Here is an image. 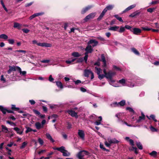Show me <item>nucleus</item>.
<instances>
[{
  "label": "nucleus",
  "mask_w": 159,
  "mask_h": 159,
  "mask_svg": "<svg viewBox=\"0 0 159 159\" xmlns=\"http://www.w3.org/2000/svg\"><path fill=\"white\" fill-rule=\"evenodd\" d=\"M96 14V12L91 13L86 16L84 20L85 22H87L89 20L93 19L95 17Z\"/></svg>",
  "instance_id": "f257e3e1"
},
{
  "label": "nucleus",
  "mask_w": 159,
  "mask_h": 159,
  "mask_svg": "<svg viewBox=\"0 0 159 159\" xmlns=\"http://www.w3.org/2000/svg\"><path fill=\"white\" fill-rule=\"evenodd\" d=\"M84 61L83 58L82 57H80L79 58H76V62L75 63H82Z\"/></svg>",
  "instance_id": "c85d7f7f"
},
{
  "label": "nucleus",
  "mask_w": 159,
  "mask_h": 159,
  "mask_svg": "<svg viewBox=\"0 0 159 159\" xmlns=\"http://www.w3.org/2000/svg\"><path fill=\"white\" fill-rule=\"evenodd\" d=\"M2 131L7 133L8 131L7 128L4 125H2Z\"/></svg>",
  "instance_id": "c9c22d12"
},
{
  "label": "nucleus",
  "mask_w": 159,
  "mask_h": 159,
  "mask_svg": "<svg viewBox=\"0 0 159 159\" xmlns=\"http://www.w3.org/2000/svg\"><path fill=\"white\" fill-rule=\"evenodd\" d=\"M150 128L152 132H157L158 131L157 129L155 128L154 127H153L152 125H151L150 127Z\"/></svg>",
  "instance_id": "58836bf2"
},
{
  "label": "nucleus",
  "mask_w": 159,
  "mask_h": 159,
  "mask_svg": "<svg viewBox=\"0 0 159 159\" xmlns=\"http://www.w3.org/2000/svg\"><path fill=\"white\" fill-rule=\"evenodd\" d=\"M126 110L129 111L130 112H133L134 114L135 113V111L132 108L127 107L126 108Z\"/></svg>",
  "instance_id": "ea45409f"
},
{
  "label": "nucleus",
  "mask_w": 159,
  "mask_h": 159,
  "mask_svg": "<svg viewBox=\"0 0 159 159\" xmlns=\"http://www.w3.org/2000/svg\"><path fill=\"white\" fill-rule=\"evenodd\" d=\"M108 142L110 143L111 144L112 143H118L119 142V141L115 139H108Z\"/></svg>",
  "instance_id": "f3484780"
},
{
  "label": "nucleus",
  "mask_w": 159,
  "mask_h": 159,
  "mask_svg": "<svg viewBox=\"0 0 159 159\" xmlns=\"http://www.w3.org/2000/svg\"><path fill=\"white\" fill-rule=\"evenodd\" d=\"M1 111L3 113V114H6V112H7L8 113H11L14 114V112L10 110H8L6 108L3 107V106H2Z\"/></svg>",
  "instance_id": "423d86ee"
},
{
  "label": "nucleus",
  "mask_w": 159,
  "mask_h": 159,
  "mask_svg": "<svg viewBox=\"0 0 159 159\" xmlns=\"http://www.w3.org/2000/svg\"><path fill=\"white\" fill-rule=\"evenodd\" d=\"M92 43H94V44L92 46L93 47H94L98 45V41L94 40L91 39L90 40L89 42H88L87 43V44H90Z\"/></svg>",
  "instance_id": "ddd939ff"
},
{
  "label": "nucleus",
  "mask_w": 159,
  "mask_h": 159,
  "mask_svg": "<svg viewBox=\"0 0 159 159\" xmlns=\"http://www.w3.org/2000/svg\"><path fill=\"white\" fill-rule=\"evenodd\" d=\"M85 50L86 51V52L85 53L86 54H88V53H92L93 51V49L92 48V47L90 44H87V46L85 49Z\"/></svg>",
  "instance_id": "7ed1b4c3"
},
{
  "label": "nucleus",
  "mask_w": 159,
  "mask_h": 159,
  "mask_svg": "<svg viewBox=\"0 0 159 159\" xmlns=\"http://www.w3.org/2000/svg\"><path fill=\"white\" fill-rule=\"evenodd\" d=\"M91 6L89 5L82 8L81 11V13L82 14H84L87 11L89 10L92 7Z\"/></svg>",
  "instance_id": "6e6552de"
},
{
  "label": "nucleus",
  "mask_w": 159,
  "mask_h": 159,
  "mask_svg": "<svg viewBox=\"0 0 159 159\" xmlns=\"http://www.w3.org/2000/svg\"><path fill=\"white\" fill-rule=\"evenodd\" d=\"M46 135L47 139L49 140L52 142L53 143L55 142L54 140L52 138L50 134L47 133L46 134Z\"/></svg>",
  "instance_id": "aec40b11"
},
{
  "label": "nucleus",
  "mask_w": 159,
  "mask_h": 159,
  "mask_svg": "<svg viewBox=\"0 0 159 159\" xmlns=\"http://www.w3.org/2000/svg\"><path fill=\"white\" fill-rule=\"evenodd\" d=\"M92 71L88 70L85 69L84 71V75L85 77H88L89 75L91 73Z\"/></svg>",
  "instance_id": "a211bd4d"
},
{
  "label": "nucleus",
  "mask_w": 159,
  "mask_h": 159,
  "mask_svg": "<svg viewBox=\"0 0 159 159\" xmlns=\"http://www.w3.org/2000/svg\"><path fill=\"white\" fill-rule=\"evenodd\" d=\"M33 2H31L30 3H27L25 5V7H29L31 6L33 4Z\"/></svg>",
  "instance_id": "680f3d73"
},
{
  "label": "nucleus",
  "mask_w": 159,
  "mask_h": 159,
  "mask_svg": "<svg viewBox=\"0 0 159 159\" xmlns=\"http://www.w3.org/2000/svg\"><path fill=\"white\" fill-rule=\"evenodd\" d=\"M131 31L133 32L134 34L138 35L141 32V30L139 28H134L131 30Z\"/></svg>",
  "instance_id": "0eeeda50"
},
{
  "label": "nucleus",
  "mask_w": 159,
  "mask_h": 159,
  "mask_svg": "<svg viewBox=\"0 0 159 159\" xmlns=\"http://www.w3.org/2000/svg\"><path fill=\"white\" fill-rule=\"evenodd\" d=\"M113 68L114 69H115V70H118V71H120L121 70V68H119V67H117L116 66L114 65L113 66Z\"/></svg>",
  "instance_id": "864d4df0"
},
{
  "label": "nucleus",
  "mask_w": 159,
  "mask_h": 159,
  "mask_svg": "<svg viewBox=\"0 0 159 159\" xmlns=\"http://www.w3.org/2000/svg\"><path fill=\"white\" fill-rule=\"evenodd\" d=\"M56 85L58 87L61 89H62L63 87L62 84L60 81H57L56 82Z\"/></svg>",
  "instance_id": "cd10ccee"
},
{
  "label": "nucleus",
  "mask_w": 159,
  "mask_h": 159,
  "mask_svg": "<svg viewBox=\"0 0 159 159\" xmlns=\"http://www.w3.org/2000/svg\"><path fill=\"white\" fill-rule=\"evenodd\" d=\"M12 50V48L11 47L7 48H3L4 51H3V53L5 55L11 54V53L10 52V51H8V50Z\"/></svg>",
  "instance_id": "1a4fd4ad"
},
{
  "label": "nucleus",
  "mask_w": 159,
  "mask_h": 159,
  "mask_svg": "<svg viewBox=\"0 0 159 159\" xmlns=\"http://www.w3.org/2000/svg\"><path fill=\"white\" fill-rule=\"evenodd\" d=\"M8 36L5 34H2L0 35V38L2 39L5 40H6L8 39Z\"/></svg>",
  "instance_id": "c756f323"
},
{
  "label": "nucleus",
  "mask_w": 159,
  "mask_h": 159,
  "mask_svg": "<svg viewBox=\"0 0 159 159\" xmlns=\"http://www.w3.org/2000/svg\"><path fill=\"white\" fill-rule=\"evenodd\" d=\"M82 151H81L79 152L78 153L77 155V157L79 159H81L84 156V155H82Z\"/></svg>",
  "instance_id": "b1692460"
},
{
  "label": "nucleus",
  "mask_w": 159,
  "mask_h": 159,
  "mask_svg": "<svg viewBox=\"0 0 159 159\" xmlns=\"http://www.w3.org/2000/svg\"><path fill=\"white\" fill-rule=\"evenodd\" d=\"M118 104H119V105L120 106H124L125 105V100L121 101L120 102H118Z\"/></svg>",
  "instance_id": "e433bc0d"
},
{
  "label": "nucleus",
  "mask_w": 159,
  "mask_h": 159,
  "mask_svg": "<svg viewBox=\"0 0 159 159\" xmlns=\"http://www.w3.org/2000/svg\"><path fill=\"white\" fill-rule=\"evenodd\" d=\"M42 107L43 111L45 113H46L48 111L47 108L44 106H43Z\"/></svg>",
  "instance_id": "13d9d810"
},
{
  "label": "nucleus",
  "mask_w": 159,
  "mask_h": 159,
  "mask_svg": "<svg viewBox=\"0 0 159 159\" xmlns=\"http://www.w3.org/2000/svg\"><path fill=\"white\" fill-rule=\"evenodd\" d=\"M156 7H153L152 8H149L147 9V11L148 12L152 13L156 9Z\"/></svg>",
  "instance_id": "4c0bfd02"
},
{
  "label": "nucleus",
  "mask_w": 159,
  "mask_h": 159,
  "mask_svg": "<svg viewBox=\"0 0 159 159\" xmlns=\"http://www.w3.org/2000/svg\"><path fill=\"white\" fill-rule=\"evenodd\" d=\"M129 142L130 144L132 146H134V142L133 140L131 139H129Z\"/></svg>",
  "instance_id": "0e129e2a"
},
{
  "label": "nucleus",
  "mask_w": 159,
  "mask_h": 159,
  "mask_svg": "<svg viewBox=\"0 0 159 159\" xmlns=\"http://www.w3.org/2000/svg\"><path fill=\"white\" fill-rule=\"evenodd\" d=\"M105 145L107 147L110 148L111 144L110 143H108L107 141H105Z\"/></svg>",
  "instance_id": "338daca9"
},
{
  "label": "nucleus",
  "mask_w": 159,
  "mask_h": 159,
  "mask_svg": "<svg viewBox=\"0 0 159 159\" xmlns=\"http://www.w3.org/2000/svg\"><path fill=\"white\" fill-rule=\"evenodd\" d=\"M67 112L72 117H75V118H78V116L77 113L75 111L71 110H68Z\"/></svg>",
  "instance_id": "39448f33"
},
{
  "label": "nucleus",
  "mask_w": 159,
  "mask_h": 159,
  "mask_svg": "<svg viewBox=\"0 0 159 159\" xmlns=\"http://www.w3.org/2000/svg\"><path fill=\"white\" fill-rule=\"evenodd\" d=\"M136 4H134L129 6L126 8L125 10L123 11V13H125V12L130 10L131 9L134 8L136 7Z\"/></svg>",
  "instance_id": "4468645a"
},
{
  "label": "nucleus",
  "mask_w": 159,
  "mask_h": 159,
  "mask_svg": "<svg viewBox=\"0 0 159 159\" xmlns=\"http://www.w3.org/2000/svg\"><path fill=\"white\" fill-rule=\"evenodd\" d=\"M18 68H20L18 66H9V70L7 71V73L8 74H10L11 73L12 71H16V70H19Z\"/></svg>",
  "instance_id": "20e7f679"
},
{
  "label": "nucleus",
  "mask_w": 159,
  "mask_h": 159,
  "mask_svg": "<svg viewBox=\"0 0 159 159\" xmlns=\"http://www.w3.org/2000/svg\"><path fill=\"white\" fill-rule=\"evenodd\" d=\"M57 150L60 151L62 153L64 151L65 149V147L64 146H62L59 148H56Z\"/></svg>",
  "instance_id": "5701e85b"
},
{
  "label": "nucleus",
  "mask_w": 159,
  "mask_h": 159,
  "mask_svg": "<svg viewBox=\"0 0 159 159\" xmlns=\"http://www.w3.org/2000/svg\"><path fill=\"white\" fill-rule=\"evenodd\" d=\"M78 134L83 140H84L85 134L83 130L79 129L78 130Z\"/></svg>",
  "instance_id": "9d476101"
},
{
  "label": "nucleus",
  "mask_w": 159,
  "mask_h": 159,
  "mask_svg": "<svg viewBox=\"0 0 159 159\" xmlns=\"http://www.w3.org/2000/svg\"><path fill=\"white\" fill-rule=\"evenodd\" d=\"M114 7V5H109L106 7L105 8L107 10H107H112L113 8Z\"/></svg>",
  "instance_id": "4be33fe9"
},
{
  "label": "nucleus",
  "mask_w": 159,
  "mask_h": 159,
  "mask_svg": "<svg viewBox=\"0 0 159 159\" xmlns=\"http://www.w3.org/2000/svg\"><path fill=\"white\" fill-rule=\"evenodd\" d=\"M119 82L120 84H124L125 83V79H122L119 80Z\"/></svg>",
  "instance_id": "5fc2aeb1"
},
{
  "label": "nucleus",
  "mask_w": 159,
  "mask_h": 159,
  "mask_svg": "<svg viewBox=\"0 0 159 159\" xmlns=\"http://www.w3.org/2000/svg\"><path fill=\"white\" fill-rule=\"evenodd\" d=\"M72 55L74 57H80L81 55L77 52H74L72 53Z\"/></svg>",
  "instance_id": "bb28decb"
},
{
  "label": "nucleus",
  "mask_w": 159,
  "mask_h": 159,
  "mask_svg": "<svg viewBox=\"0 0 159 159\" xmlns=\"http://www.w3.org/2000/svg\"><path fill=\"white\" fill-rule=\"evenodd\" d=\"M142 30L144 31H148L151 30L152 28H149L147 26L146 27H142Z\"/></svg>",
  "instance_id": "a18cd8bd"
},
{
  "label": "nucleus",
  "mask_w": 159,
  "mask_h": 159,
  "mask_svg": "<svg viewBox=\"0 0 159 159\" xmlns=\"http://www.w3.org/2000/svg\"><path fill=\"white\" fill-rule=\"evenodd\" d=\"M35 126L36 128L37 129H40L42 127H43V125H42L41 123L39 122H37L35 124Z\"/></svg>",
  "instance_id": "412c9836"
},
{
  "label": "nucleus",
  "mask_w": 159,
  "mask_h": 159,
  "mask_svg": "<svg viewBox=\"0 0 159 159\" xmlns=\"http://www.w3.org/2000/svg\"><path fill=\"white\" fill-rule=\"evenodd\" d=\"M132 51L135 54L139 55V52L134 48H131Z\"/></svg>",
  "instance_id": "72a5a7b5"
},
{
  "label": "nucleus",
  "mask_w": 159,
  "mask_h": 159,
  "mask_svg": "<svg viewBox=\"0 0 159 159\" xmlns=\"http://www.w3.org/2000/svg\"><path fill=\"white\" fill-rule=\"evenodd\" d=\"M70 153L66 150H65L64 151V152H62V155L63 156L68 157L70 156Z\"/></svg>",
  "instance_id": "393cba45"
},
{
  "label": "nucleus",
  "mask_w": 159,
  "mask_h": 159,
  "mask_svg": "<svg viewBox=\"0 0 159 159\" xmlns=\"http://www.w3.org/2000/svg\"><path fill=\"white\" fill-rule=\"evenodd\" d=\"M27 144V143L25 142H24L22 143V145L20 147V149H23L25 148V146Z\"/></svg>",
  "instance_id": "09e8293b"
},
{
  "label": "nucleus",
  "mask_w": 159,
  "mask_h": 159,
  "mask_svg": "<svg viewBox=\"0 0 159 159\" xmlns=\"http://www.w3.org/2000/svg\"><path fill=\"white\" fill-rule=\"evenodd\" d=\"M119 27L118 26H111L108 29L109 30L113 31H118Z\"/></svg>",
  "instance_id": "dca6fc26"
},
{
  "label": "nucleus",
  "mask_w": 159,
  "mask_h": 159,
  "mask_svg": "<svg viewBox=\"0 0 159 159\" xmlns=\"http://www.w3.org/2000/svg\"><path fill=\"white\" fill-rule=\"evenodd\" d=\"M26 128L27 129L25 131V133H27L29 132H31L32 131V129L29 127H26Z\"/></svg>",
  "instance_id": "3c124183"
},
{
  "label": "nucleus",
  "mask_w": 159,
  "mask_h": 159,
  "mask_svg": "<svg viewBox=\"0 0 159 159\" xmlns=\"http://www.w3.org/2000/svg\"><path fill=\"white\" fill-rule=\"evenodd\" d=\"M150 117L155 122H156L157 120L155 119V116L154 115H151Z\"/></svg>",
  "instance_id": "de8ad7c7"
},
{
  "label": "nucleus",
  "mask_w": 159,
  "mask_h": 159,
  "mask_svg": "<svg viewBox=\"0 0 159 159\" xmlns=\"http://www.w3.org/2000/svg\"><path fill=\"white\" fill-rule=\"evenodd\" d=\"M7 41L9 43L11 44H13L14 43V40L13 39H8Z\"/></svg>",
  "instance_id": "8fccbe9b"
},
{
  "label": "nucleus",
  "mask_w": 159,
  "mask_h": 159,
  "mask_svg": "<svg viewBox=\"0 0 159 159\" xmlns=\"http://www.w3.org/2000/svg\"><path fill=\"white\" fill-rule=\"evenodd\" d=\"M11 109L13 111H17L20 113L24 112V111L21 110H20L19 108L16 107V106L14 105H11Z\"/></svg>",
  "instance_id": "f8f14e48"
},
{
  "label": "nucleus",
  "mask_w": 159,
  "mask_h": 159,
  "mask_svg": "<svg viewBox=\"0 0 159 159\" xmlns=\"http://www.w3.org/2000/svg\"><path fill=\"white\" fill-rule=\"evenodd\" d=\"M37 45L39 46H40L43 47H51L52 46V45L51 44L45 43H39L37 44Z\"/></svg>",
  "instance_id": "9b49d317"
},
{
  "label": "nucleus",
  "mask_w": 159,
  "mask_h": 159,
  "mask_svg": "<svg viewBox=\"0 0 159 159\" xmlns=\"http://www.w3.org/2000/svg\"><path fill=\"white\" fill-rule=\"evenodd\" d=\"M95 69L97 71V74L98 75H99L100 74V71L101 70V69L100 68H98L97 67H95Z\"/></svg>",
  "instance_id": "4d7b16f0"
},
{
  "label": "nucleus",
  "mask_w": 159,
  "mask_h": 159,
  "mask_svg": "<svg viewBox=\"0 0 159 159\" xmlns=\"http://www.w3.org/2000/svg\"><path fill=\"white\" fill-rule=\"evenodd\" d=\"M13 129L16 132L17 134H21L23 131V129L21 130L20 129L17 127L14 128Z\"/></svg>",
  "instance_id": "6ab92c4d"
},
{
  "label": "nucleus",
  "mask_w": 159,
  "mask_h": 159,
  "mask_svg": "<svg viewBox=\"0 0 159 159\" xmlns=\"http://www.w3.org/2000/svg\"><path fill=\"white\" fill-rule=\"evenodd\" d=\"M38 142L40 145H42L43 143V140L41 138H39L38 139Z\"/></svg>",
  "instance_id": "bf43d9fd"
},
{
  "label": "nucleus",
  "mask_w": 159,
  "mask_h": 159,
  "mask_svg": "<svg viewBox=\"0 0 159 159\" xmlns=\"http://www.w3.org/2000/svg\"><path fill=\"white\" fill-rule=\"evenodd\" d=\"M36 17V15L35 13V14H33V15H32V16H30L29 17V19L30 20H31Z\"/></svg>",
  "instance_id": "69168bd1"
},
{
  "label": "nucleus",
  "mask_w": 159,
  "mask_h": 159,
  "mask_svg": "<svg viewBox=\"0 0 159 159\" xmlns=\"http://www.w3.org/2000/svg\"><path fill=\"white\" fill-rule=\"evenodd\" d=\"M116 74L115 72H112L111 71H109L107 74H106L105 75V77L107 79H108L112 82H114V81L112 80V76L115 75Z\"/></svg>",
  "instance_id": "f03ea898"
},
{
  "label": "nucleus",
  "mask_w": 159,
  "mask_h": 159,
  "mask_svg": "<svg viewBox=\"0 0 159 159\" xmlns=\"http://www.w3.org/2000/svg\"><path fill=\"white\" fill-rule=\"evenodd\" d=\"M125 30V27L122 26H120V29L118 31H119L120 33H122L124 32Z\"/></svg>",
  "instance_id": "79ce46f5"
},
{
  "label": "nucleus",
  "mask_w": 159,
  "mask_h": 159,
  "mask_svg": "<svg viewBox=\"0 0 159 159\" xmlns=\"http://www.w3.org/2000/svg\"><path fill=\"white\" fill-rule=\"evenodd\" d=\"M15 52H23L24 54L26 52L25 50H16L15 51Z\"/></svg>",
  "instance_id": "603ef678"
},
{
  "label": "nucleus",
  "mask_w": 159,
  "mask_h": 159,
  "mask_svg": "<svg viewBox=\"0 0 159 159\" xmlns=\"http://www.w3.org/2000/svg\"><path fill=\"white\" fill-rule=\"evenodd\" d=\"M22 31L25 33H27L29 32L30 30L27 29H23Z\"/></svg>",
  "instance_id": "052dcab7"
},
{
  "label": "nucleus",
  "mask_w": 159,
  "mask_h": 159,
  "mask_svg": "<svg viewBox=\"0 0 159 159\" xmlns=\"http://www.w3.org/2000/svg\"><path fill=\"white\" fill-rule=\"evenodd\" d=\"M33 111L36 115L39 116L40 115V113L39 111L33 109Z\"/></svg>",
  "instance_id": "a19ab883"
},
{
  "label": "nucleus",
  "mask_w": 159,
  "mask_h": 159,
  "mask_svg": "<svg viewBox=\"0 0 159 159\" xmlns=\"http://www.w3.org/2000/svg\"><path fill=\"white\" fill-rule=\"evenodd\" d=\"M125 28H126L128 30H130L131 31V30L132 28V27L129 25H125Z\"/></svg>",
  "instance_id": "e2e57ef3"
},
{
  "label": "nucleus",
  "mask_w": 159,
  "mask_h": 159,
  "mask_svg": "<svg viewBox=\"0 0 159 159\" xmlns=\"http://www.w3.org/2000/svg\"><path fill=\"white\" fill-rule=\"evenodd\" d=\"M1 4L3 7V8L4 9V10L6 11H8V10L7 9V8H6V7L3 1L2 0H1Z\"/></svg>",
  "instance_id": "49530a36"
},
{
  "label": "nucleus",
  "mask_w": 159,
  "mask_h": 159,
  "mask_svg": "<svg viewBox=\"0 0 159 159\" xmlns=\"http://www.w3.org/2000/svg\"><path fill=\"white\" fill-rule=\"evenodd\" d=\"M21 25L17 22H15L14 24L13 27L15 28H17L18 29H20L21 28Z\"/></svg>",
  "instance_id": "a878e982"
},
{
  "label": "nucleus",
  "mask_w": 159,
  "mask_h": 159,
  "mask_svg": "<svg viewBox=\"0 0 159 159\" xmlns=\"http://www.w3.org/2000/svg\"><path fill=\"white\" fill-rule=\"evenodd\" d=\"M18 69H19L18 71L20 74H21L22 75H23L24 76L25 75L26 73V71H22L20 67L18 68Z\"/></svg>",
  "instance_id": "2f4dec72"
},
{
  "label": "nucleus",
  "mask_w": 159,
  "mask_h": 159,
  "mask_svg": "<svg viewBox=\"0 0 159 159\" xmlns=\"http://www.w3.org/2000/svg\"><path fill=\"white\" fill-rule=\"evenodd\" d=\"M84 55L85 56L83 58L84 61V60L85 63H87L88 56V54H86L85 53H84Z\"/></svg>",
  "instance_id": "c03bdc74"
},
{
  "label": "nucleus",
  "mask_w": 159,
  "mask_h": 159,
  "mask_svg": "<svg viewBox=\"0 0 159 159\" xmlns=\"http://www.w3.org/2000/svg\"><path fill=\"white\" fill-rule=\"evenodd\" d=\"M29 101L30 104L32 105H34L35 103V102L33 100H30Z\"/></svg>",
  "instance_id": "774afa93"
},
{
  "label": "nucleus",
  "mask_w": 159,
  "mask_h": 159,
  "mask_svg": "<svg viewBox=\"0 0 159 159\" xmlns=\"http://www.w3.org/2000/svg\"><path fill=\"white\" fill-rule=\"evenodd\" d=\"M98 75V78L100 80H102V79L104 77H105V75H101L99 74Z\"/></svg>",
  "instance_id": "6e6d98bb"
},
{
  "label": "nucleus",
  "mask_w": 159,
  "mask_h": 159,
  "mask_svg": "<svg viewBox=\"0 0 159 159\" xmlns=\"http://www.w3.org/2000/svg\"><path fill=\"white\" fill-rule=\"evenodd\" d=\"M157 152L156 151H153L150 153L149 154L151 156L155 157L157 156Z\"/></svg>",
  "instance_id": "37998d69"
},
{
  "label": "nucleus",
  "mask_w": 159,
  "mask_h": 159,
  "mask_svg": "<svg viewBox=\"0 0 159 159\" xmlns=\"http://www.w3.org/2000/svg\"><path fill=\"white\" fill-rule=\"evenodd\" d=\"M136 146L139 149L142 150L143 148V146L140 142H137Z\"/></svg>",
  "instance_id": "7c9ffc66"
},
{
  "label": "nucleus",
  "mask_w": 159,
  "mask_h": 159,
  "mask_svg": "<svg viewBox=\"0 0 159 159\" xmlns=\"http://www.w3.org/2000/svg\"><path fill=\"white\" fill-rule=\"evenodd\" d=\"M101 59H98V61H102V62H105L106 61L105 59V57L104 54H102L101 56Z\"/></svg>",
  "instance_id": "473e14b6"
},
{
  "label": "nucleus",
  "mask_w": 159,
  "mask_h": 159,
  "mask_svg": "<svg viewBox=\"0 0 159 159\" xmlns=\"http://www.w3.org/2000/svg\"><path fill=\"white\" fill-rule=\"evenodd\" d=\"M114 17L116 18V19L120 21L121 22H123V20L122 19V18L119 17L118 15H116L114 16Z\"/></svg>",
  "instance_id": "f704fd0d"
},
{
  "label": "nucleus",
  "mask_w": 159,
  "mask_h": 159,
  "mask_svg": "<svg viewBox=\"0 0 159 159\" xmlns=\"http://www.w3.org/2000/svg\"><path fill=\"white\" fill-rule=\"evenodd\" d=\"M145 119V116L144 114L142 112L141 113V116H139L138 119L136 120V123H139L142 120H144Z\"/></svg>",
  "instance_id": "2eb2a0df"
}]
</instances>
